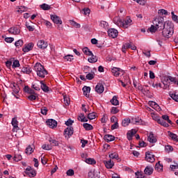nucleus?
<instances>
[{"label": "nucleus", "mask_w": 178, "mask_h": 178, "mask_svg": "<svg viewBox=\"0 0 178 178\" xmlns=\"http://www.w3.org/2000/svg\"><path fill=\"white\" fill-rule=\"evenodd\" d=\"M128 124H130V119L126 118L122 120V126H123V127H127Z\"/></svg>", "instance_id": "nucleus-42"}, {"label": "nucleus", "mask_w": 178, "mask_h": 178, "mask_svg": "<svg viewBox=\"0 0 178 178\" xmlns=\"http://www.w3.org/2000/svg\"><path fill=\"white\" fill-rule=\"evenodd\" d=\"M26 175H28L29 177H35L37 176V171L35 170L32 169L30 172H25Z\"/></svg>", "instance_id": "nucleus-26"}, {"label": "nucleus", "mask_w": 178, "mask_h": 178, "mask_svg": "<svg viewBox=\"0 0 178 178\" xmlns=\"http://www.w3.org/2000/svg\"><path fill=\"white\" fill-rule=\"evenodd\" d=\"M153 24L156 26L157 30L162 31L164 27L166 26V22L164 21L163 17H159L154 19Z\"/></svg>", "instance_id": "nucleus-4"}, {"label": "nucleus", "mask_w": 178, "mask_h": 178, "mask_svg": "<svg viewBox=\"0 0 178 178\" xmlns=\"http://www.w3.org/2000/svg\"><path fill=\"white\" fill-rule=\"evenodd\" d=\"M74 131L73 127H68L64 130V136L67 140H69L71 136H73Z\"/></svg>", "instance_id": "nucleus-5"}, {"label": "nucleus", "mask_w": 178, "mask_h": 178, "mask_svg": "<svg viewBox=\"0 0 178 178\" xmlns=\"http://www.w3.org/2000/svg\"><path fill=\"white\" fill-rule=\"evenodd\" d=\"M70 23L71 26H73L76 29H80L81 27L80 24L76 22H74L73 20L70 21Z\"/></svg>", "instance_id": "nucleus-41"}, {"label": "nucleus", "mask_w": 178, "mask_h": 178, "mask_svg": "<svg viewBox=\"0 0 178 178\" xmlns=\"http://www.w3.org/2000/svg\"><path fill=\"white\" fill-rule=\"evenodd\" d=\"M95 118H97V115L95 114V113H90L88 114V119H89L90 120H94Z\"/></svg>", "instance_id": "nucleus-48"}, {"label": "nucleus", "mask_w": 178, "mask_h": 178, "mask_svg": "<svg viewBox=\"0 0 178 178\" xmlns=\"http://www.w3.org/2000/svg\"><path fill=\"white\" fill-rule=\"evenodd\" d=\"M108 37H111V38H116L118 37V34H119V32H118V30L115 29H110L108 31Z\"/></svg>", "instance_id": "nucleus-10"}, {"label": "nucleus", "mask_w": 178, "mask_h": 178, "mask_svg": "<svg viewBox=\"0 0 178 178\" xmlns=\"http://www.w3.org/2000/svg\"><path fill=\"white\" fill-rule=\"evenodd\" d=\"M168 136L172 138V140H175V141H178V136L170 131H168Z\"/></svg>", "instance_id": "nucleus-38"}, {"label": "nucleus", "mask_w": 178, "mask_h": 178, "mask_svg": "<svg viewBox=\"0 0 178 178\" xmlns=\"http://www.w3.org/2000/svg\"><path fill=\"white\" fill-rule=\"evenodd\" d=\"M64 102L65 105H70V99L67 96H64Z\"/></svg>", "instance_id": "nucleus-59"}, {"label": "nucleus", "mask_w": 178, "mask_h": 178, "mask_svg": "<svg viewBox=\"0 0 178 178\" xmlns=\"http://www.w3.org/2000/svg\"><path fill=\"white\" fill-rule=\"evenodd\" d=\"M155 169L157 170V172H162L163 165H161V162L159 161L155 165Z\"/></svg>", "instance_id": "nucleus-36"}, {"label": "nucleus", "mask_w": 178, "mask_h": 178, "mask_svg": "<svg viewBox=\"0 0 178 178\" xmlns=\"http://www.w3.org/2000/svg\"><path fill=\"white\" fill-rule=\"evenodd\" d=\"M111 159H118L119 158V154L117 152L111 153L108 154Z\"/></svg>", "instance_id": "nucleus-39"}, {"label": "nucleus", "mask_w": 178, "mask_h": 178, "mask_svg": "<svg viewBox=\"0 0 178 178\" xmlns=\"http://www.w3.org/2000/svg\"><path fill=\"white\" fill-rule=\"evenodd\" d=\"M101 172L99 169H95L88 172L89 178H100L101 177Z\"/></svg>", "instance_id": "nucleus-6"}, {"label": "nucleus", "mask_w": 178, "mask_h": 178, "mask_svg": "<svg viewBox=\"0 0 178 178\" xmlns=\"http://www.w3.org/2000/svg\"><path fill=\"white\" fill-rule=\"evenodd\" d=\"M145 175H147V176H151L152 173H154V168L151 165H147L145 168Z\"/></svg>", "instance_id": "nucleus-18"}, {"label": "nucleus", "mask_w": 178, "mask_h": 178, "mask_svg": "<svg viewBox=\"0 0 178 178\" xmlns=\"http://www.w3.org/2000/svg\"><path fill=\"white\" fill-rule=\"evenodd\" d=\"M156 120L157 123H159V124H161V126H163V127H169V124H168L166 121H164L163 119H162L161 118L158 117L156 118Z\"/></svg>", "instance_id": "nucleus-20"}, {"label": "nucleus", "mask_w": 178, "mask_h": 178, "mask_svg": "<svg viewBox=\"0 0 178 178\" xmlns=\"http://www.w3.org/2000/svg\"><path fill=\"white\" fill-rule=\"evenodd\" d=\"M15 45L17 48H20L23 45V40H19L17 42H15Z\"/></svg>", "instance_id": "nucleus-55"}, {"label": "nucleus", "mask_w": 178, "mask_h": 178, "mask_svg": "<svg viewBox=\"0 0 178 178\" xmlns=\"http://www.w3.org/2000/svg\"><path fill=\"white\" fill-rule=\"evenodd\" d=\"M85 162L86 163H88V165H95V163H97V161H95V159L92 158L86 159Z\"/></svg>", "instance_id": "nucleus-35"}, {"label": "nucleus", "mask_w": 178, "mask_h": 178, "mask_svg": "<svg viewBox=\"0 0 178 178\" xmlns=\"http://www.w3.org/2000/svg\"><path fill=\"white\" fill-rule=\"evenodd\" d=\"M33 70L36 72L37 76L41 79H45V76L48 74V71L45 70V67L41 63H37L33 67Z\"/></svg>", "instance_id": "nucleus-3"}, {"label": "nucleus", "mask_w": 178, "mask_h": 178, "mask_svg": "<svg viewBox=\"0 0 178 178\" xmlns=\"http://www.w3.org/2000/svg\"><path fill=\"white\" fill-rule=\"evenodd\" d=\"M8 33L10 34H14V35H17L20 34V29L17 27H12L8 29Z\"/></svg>", "instance_id": "nucleus-15"}, {"label": "nucleus", "mask_w": 178, "mask_h": 178, "mask_svg": "<svg viewBox=\"0 0 178 178\" xmlns=\"http://www.w3.org/2000/svg\"><path fill=\"white\" fill-rule=\"evenodd\" d=\"M113 22L115 24L118 26V27H122V29H128L131 26L132 20L130 17H127L125 19L122 21V19H119V17H115L113 19Z\"/></svg>", "instance_id": "nucleus-2"}, {"label": "nucleus", "mask_w": 178, "mask_h": 178, "mask_svg": "<svg viewBox=\"0 0 178 178\" xmlns=\"http://www.w3.org/2000/svg\"><path fill=\"white\" fill-rule=\"evenodd\" d=\"M65 60H67V62H72L73 60V56L72 55H67L64 56Z\"/></svg>", "instance_id": "nucleus-56"}, {"label": "nucleus", "mask_w": 178, "mask_h": 178, "mask_svg": "<svg viewBox=\"0 0 178 178\" xmlns=\"http://www.w3.org/2000/svg\"><path fill=\"white\" fill-rule=\"evenodd\" d=\"M33 152L34 150L33 149V147H31V146H28L26 149V154H28V155L33 154Z\"/></svg>", "instance_id": "nucleus-51"}, {"label": "nucleus", "mask_w": 178, "mask_h": 178, "mask_svg": "<svg viewBox=\"0 0 178 178\" xmlns=\"http://www.w3.org/2000/svg\"><path fill=\"white\" fill-rule=\"evenodd\" d=\"M172 15V19L173 20V22H175V23H178V16L175 15V12H172L171 13Z\"/></svg>", "instance_id": "nucleus-53"}, {"label": "nucleus", "mask_w": 178, "mask_h": 178, "mask_svg": "<svg viewBox=\"0 0 178 178\" xmlns=\"http://www.w3.org/2000/svg\"><path fill=\"white\" fill-rule=\"evenodd\" d=\"M67 176H73L74 175V170L72 169H70L67 171Z\"/></svg>", "instance_id": "nucleus-62"}, {"label": "nucleus", "mask_w": 178, "mask_h": 178, "mask_svg": "<svg viewBox=\"0 0 178 178\" xmlns=\"http://www.w3.org/2000/svg\"><path fill=\"white\" fill-rule=\"evenodd\" d=\"M119 111L120 110L118 108V107H113L111 109V113L113 115H116V113H118Z\"/></svg>", "instance_id": "nucleus-58"}, {"label": "nucleus", "mask_w": 178, "mask_h": 178, "mask_svg": "<svg viewBox=\"0 0 178 178\" xmlns=\"http://www.w3.org/2000/svg\"><path fill=\"white\" fill-rule=\"evenodd\" d=\"M82 90L83 92V95H86L87 98L90 97V91H91V88L90 86H84L82 88Z\"/></svg>", "instance_id": "nucleus-21"}, {"label": "nucleus", "mask_w": 178, "mask_h": 178, "mask_svg": "<svg viewBox=\"0 0 178 178\" xmlns=\"http://www.w3.org/2000/svg\"><path fill=\"white\" fill-rule=\"evenodd\" d=\"M13 159L15 162H19V161H22V155L15 154V156L13 157Z\"/></svg>", "instance_id": "nucleus-54"}, {"label": "nucleus", "mask_w": 178, "mask_h": 178, "mask_svg": "<svg viewBox=\"0 0 178 178\" xmlns=\"http://www.w3.org/2000/svg\"><path fill=\"white\" fill-rule=\"evenodd\" d=\"M104 163L107 169H112L115 166V163L112 160L104 161Z\"/></svg>", "instance_id": "nucleus-19"}, {"label": "nucleus", "mask_w": 178, "mask_h": 178, "mask_svg": "<svg viewBox=\"0 0 178 178\" xmlns=\"http://www.w3.org/2000/svg\"><path fill=\"white\" fill-rule=\"evenodd\" d=\"M105 90V88H104V85L102 83H97V85L95 87V91L97 92V94H102Z\"/></svg>", "instance_id": "nucleus-14"}, {"label": "nucleus", "mask_w": 178, "mask_h": 178, "mask_svg": "<svg viewBox=\"0 0 178 178\" xmlns=\"http://www.w3.org/2000/svg\"><path fill=\"white\" fill-rule=\"evenodd\" d=\"M112 105H115V106L119 105V100H118L117 96H113L112 99L111 100Z\"/></svg>", "instance_id": "nucleus-37"}, {"label": "nucleus", "mask_w": 178, "mask_h": 178, "mask_svg": "<svg viewBox=\"0 0 178 178\" xmlns=\"http://www.w3.org/2000/svg\"><path fill=\"white\" fill-rule=\"evenodd\" d=\"M46 124L51 129H54V127H56V126H58V122H56V120H55L54 119L47 120L46 121Z\"/></svg>", "instance_id": "nucleus-11"}, {"label": "nucleus", "mask_w": 178, "mask_h": 178, "mask_svg": "<svg viewBox=\"0 0 178 178\" xmlns=\"http://www.w3.org/2000/svg\"><path fill=\"white\" fill-rule=\"evenodd\" d=\"M94 77H95V73H94V72L88 73L86 75L87 80H92V79H94Z\"/></svg>", "instance_id": "nucleus-47"}, {"label": "nucleus", "mask_w": 178, "mask_h": 178, "mask_svg": "<svg viewBox=\"0 0 178 178\" xmlns=\"http://www.w3.org/2000/svg\"><path fill=\"white\" fill-rule=\"evenodd\" d=\"M124 47L125 48H127V49H132V51H136L137 49V47L130 44V43H126L124 44Z\"/></svg>", "instance_id": "nucleus-34"}, {"label": "nucleus", "mask_w": 178, "mask_h": 178, "mask_svg": "<svg viewBox=\"0 0 178 178\" xmlns=\"http://www.w3.org/2000/svg\"><path fill=\"white\" fill-rule=\"evenodd\" d=\"M136 178H144V174L140 172H136L135 173Z\"/></svg>", "instance_id": "nucleus-63"}, {"label": "nucleus", "mask_w": 178, "mask_h": 178, "mask_svg": "<svg viewBox=\"0 0 178 178\" xmlns=\"http://www.w3.org/2000/svg\"><path fill=\"white\" fill-rule=\"evenodd\" d=\"M132 123H134V124H144V122H143V120L139 118L132 119Z\"/></svg>", "instance_id": "nucleus-32"}, {"label": "nucleus", "mask_w": 178, "mask_h": 178, "mask_svg": "<svg viewBox=\"0 0 178 178\" xmlns=\"http://www.w3.org/2000/svg\"><path fill=\"white\" fill-rule=\"evenodd\" d=\"M135 134H136V131L133 129L131 131H128V133L127 134V137L129 141L133 140V136H134Z\"/></svg>", "instance_id": "nucleus-27"}, {"label": "nucleus", "mask_w": 178, "mask_h": 178, "mask_svg": "<svg viewBox=\"0 0 178 178\" xmlns=\"http://www.w3.org/2000/svg\"><path fill=\"white\" fill-rule=\"evenodd\" d=\"M147 33L148 31H150V33H155V31H156V30H158V28H156V26H154V25H152L151 27H149L148 29H147Z\"/></svg>", "instance_id": "nucleus-49"}, {"label": "nucleus", "mask_w": 178, "mask_h": 178, "mask_svg": "<svg viewBox=\"0 0 178 178\" xmlns=\"http://www.w3.org/2000/svg\"><path fill=\"white\" fill-rule=\"evenodd\" d=\"M149 104L152 108H154V109H156V111H161V106L156 104L155 102H149Z\"/></svg>", "instance_id": "nucleus-25"}, {"label": "nucleus", "mask_w": 178, "mask_h": 178, "mask_svg": "<svg viewBox=\"0 0 178 178\" xmlns=\"http://www.w3.org/2000/svg\"><path fill=\"white\" fill-rule=\"evenodd\" d=\"M165 151H167V152H172L173 147L171 145H167L165 146Z\"/></svg>", "instance_id": "nucleus-64"}, {"label": "nucleus", "mask_w": 178, "mask_h": 178, "mask_svg": "<svg viewBox=\"0 0 178 178\" xmlns=\"http://www.w3.org/2000/svg\"><path fill=\"white\" fill-rule=\"evenodd\" d=\"M83 127L85 129V130H86V131H90V130H93L94 129V127H92V125H91L88 123H84L83 124Z\"/></svg>", "instance_id": "nucleus-29"}, {"label": "nucleus", "mask_w": 178, "mask_h": 178, "mask_svg": "<svg viewBox=\"0 0 178 178\" xmlns=\"http://www.w3.org/2000/svg\"><path fill=\"white\" fill-rule=\"evenodd\" d=\"M51 19L52 22L55 23V24H62V19L60 17L56 15H51Z\"/></svg>", "instance_id": "nucleus-12"}, {"label": "nucleus", "mask_w": 178, "mask_h": 178, "mask_svg": "<svg viewBox=\"0 0 178 178\" xmlns=\"http://www.w3.org/2000/svg\"><path fill=\"white\" fill-rule=\"evenodd\" d=\"M37 45L40 49H45L48 48V42H45L44 40H40L38 42Z\"/></svg>", "instance_id": "nucleus-8"}, {"label": "nucleus", "mask_w": 178, "mask_h": 178, "mask_svg": "<svg viewBox=\"0 0 178 178\" xmlns=\"http://www.w3.org/2000/svg\"><path fill=\"white\" fill-rule=\"evenodd\" d=\"M42 148L46 151H50L52 149V145H42Z\"/></svg>", "instance_id": "nucleus-45"}, {"label": "nucleus", "mask_w": 178, "mask_h": 178, "mask_svg": "<svg viewBox=\"0 0 178 178\" xmlns=\"http://www.w3.org/2000/svg\"><path fill=\"white\" fill-rule=\"evenodd\" d=\"M170 97L176 102H178V95L176 93L170 92Z\"/></svg>", "instance_id": "nucleus-44"}, {"label": "nucleus", "mask_w": 178, "mask_h": 178, "mask_svg": "<svg viewBox=\"0 0 178 178\" xmlns=\"http://www.w3.org/2000/svg\"><path fill=\"white\" fill-rule=\"evenodd\" d=\"M22 73H25L26 74H30V73H31V72H33V70H31V67H24L22 69Z\"/></svg>", "instance_id": "nucleus-28"}, {"label": "nucleus", "mask_w": 178, "mask_h": 178, "mask_svg": "<svg viewBox=\"0 0 178 178\" xmlns=\"http://www.w3.org/2000/svg\"><path fill=\"white\" fill-rule=\"evenodd\" d=\"M34 48V43L30 42L28 44H26L22 49L23 52H30Z\"/></svg>", "instance_id": "nucleus-13"}, {"label": "nucleus", "mask_w": 178, "mask_h": 178, "mask_svg": "<svg viewBox=\"0 0 178 178\" xmlns=\"http://www.w3.org/2000/svg\"><path fill=\"white\" fill-rule=\"evenodd\" d=\"M13 69H16V67H20V63L18 60H14L12 65Z\"/></svg>", "instance_id": "nucleus-40"}, {"label": "nucleus", "mask_w": 178, "mask_h": 178, "mask_svg": "<svg viewBox=\"0 0 178 178\" xmlns=\"http://www.w3.org/2000/svg\"><path fill=\"white\" fill-rule=\"evenodd\" d=\"M40 88L44 91V92H48L49 91V87L44 83V81H40Z\"/></svg>", "instance_id": "nucleus-22"}, {"label": "nucleus", "mask_w": 178, "mask_h": 178, "mask_svg": "<svg viewBox=\"0 0 178 178\" xmlns=\"http://www.w3.org/2000/svg\"><path fill=\"white\" fill-rule=\"evenodd\" d=\"M31 88L36 91H40V90H41V87H40V85H38V83H32Z\"/></svg>", "instance_id": "nucleus-50"}, {"label": "nucleus", "mask_w": 178, "mask_h": 178, "mask_svg": "<svg viewBox=\"0 0 178 178\" xmlns=\"http://www.w3.org/2000/svg\"><path fill=\"white\" fill-rule=\"evenodd\" d=\"M171 81V83H174V84H177L178 86V80L176 79V77L168 76L165 78L166 81Z\"/></svg>", "instance_id": "nucleus-24"}, {"label": "nucleus", "mask_w": 178, "mask_h": 178, "mask_svg": "<svg viewBox=\"0 0 178 178\" xmlns=\"http://www.w3.org/2000/svg\"><path fill=\"white\" fill-rule=\"evenodd\" d=\"M111 72L115 77H119V76H123L124 74L123 70L119 67H113Z\"/></svg>", "instance_id": "nucleus-7"}, {"label": "nucleus", "mask_w": 178, "mask_h": 178, "mask_svg": "<svg viewBox=\"0 0 178 178\" xmlns=\"http://www.w3.org/2000/svg\"><path fill=\"white\" fill-rule=\"evenodd\" d=\"M40 8L43 10H49V9H51V6H49L47 3H43L40 6Z\"/></svg>", "instance_id": "nucleus-43"}, {"label": "nucleus", "mask_w": 178, "mask_h": 178, "mask_svg": "<svg viewBox=\"0 0 178 178\" xmlns=\"http://www.w3.org/2000/svg\"><path fill=\"white\" fill-rule=\"evenodd\" d=\"M147 140L149 143H151L152 144H155L158 141L155 136H154V134L152 132H150L148 137Z\"/></svg>", "instance_id": "nucleus-16"}, {"label": "nucleus", "mask_w": 178, "mask_h": 178, "mask_svg": "<svg viewBox=\"0 0 178 178\" xmlns=\"http://www.w3.org/2000/svg\"><path fill=\"white\" fill-rule=\"evenodd\" d=\"M11 124L13 126V131H15V130H19V122L17 121V118H14L12 119Z\"/></svg>", "instance_id": "nucleus-17"}, {"label": "nucleus", "mask_w": 178, "mask_h": 178, "mask_svg": "<svg viewBox=\"0 0 178 178\" xmlns=\"http://www.w3.org/2000/svg\"><path fill=\"white\" fill-rule=\"evenodd\" d=\"M100 27H102L103 29H108V26H109L108 22H105V21H102L99 24Z\"/></svg>", "instance_id": "nucleus-46"}, {"label": "nucleus", "mask_w": 178, "mask_h": 178, "mask_svg": "<svg viewBox=\"0 0 178 178\" xmlns=\"http://www.w3.org/2000/svg\"><path fill=\"white\" fill-rule=\"evenodd\" d=\"M49 143H51V144H53L54 147H58V145H59V142H58V140L55 139L50 138Z\"/></svg>", "instance_id": "nucleus-52"}, {"label": "nucleus", "mask_w": 178, "mask_h": 178, "mask_svg": "<svg viewBox=\"0 0 178 178\" xmlns=\"http://www.w3.org/2000/svg\"><path fill=\"white\" fill-rule=\"evenodd\" d=\"M135 2H137L139 5L144 6L147 3V0H134Z\"/></svg>", "instance_id": "nucleus-60"}, {"label": "nucleus", "mask_w": 178, "mask_h": 178, "mask_svg": "<svg viewBox=\"0 0 178 178\" xmlns=\"http://www.w3.org/2000/svg\"><path fill=\"white\" fill-rule=\"evenodd\" d=\"M37 94L30 95L28 96V99H29V101H35V99H37Z\"/></svg>", "instance_id": "nucleus-57"}, {"label": "nucleus", "mask_w": 178, "mask_h": 178, "mask_svg": "<svg viewBox=\"0 0 178 178\" xmlns=\"http://www.w3.org/2000/svg\"><path fill=\"white\" fill-rule=\"evenodd\" d=\"M104 138L106 143H111V141H115V136L109 134H106L104 136Z\"/></svg>", "instance_id": "nucleus-23"}, {"label": "nucleus", "mask_w": 178, "mask_h": 178, "mask_svg": "<svg viewBox=\"0 0 178 178\" xmlns=\"http://www.w3.org/2000/svg\"><path fill=\"white\" fill-rule=\"evenodd\" d=\"M175 33V24L172 21H165V26L162 30V35L165 38H170Z\"/></svg>", "instance_id": "nucleus-1"}, {"label": "nucleus", "mask_w": 178, "mask_h": 178, "mask_svg": "<svg viewBox=\"0 0 178 178\" xmlns=\"http://www.w3.org/2000/svg\"><path fill=\"white\" fill-rule=\"evenodd\" d=\"M159 14L168 15V10L165 9H160L159 10Z\"/></svg>", "instance_id": "nucleus-61"}, {"label": "nucleus", "mask_w": 178, "mask_h": 178, "mask_svg": "<svg viewBox=\"0 0 178 178\" xmlns=\"http://www.w3.org/2000/svg\"><path fill=\"white\" fill-rule=\"evenodd\" d=\"M90 56L91 57L88 59L90 63H95V62H98V58L97 56H94V54L90 55Z\"/></svg>", "instance_id": "nucleus-30"}, {"label": "nucleus", "mask_w": 178, "mask_h": 178, "mask_svg": "<svg viewBox=\"0 0 178 178\" xmlns=\"http://www.w3.org/2000/svg\"><path fill=\"white\" fill-rule=\"evenodd\" d=\"M78 120L79 122H88V119L86 118V116H84V113H81L79 116H78Z\"/></svg>", "instance_id": "nucleus-31"}, {"label": "nucleus", "mask_w": 178, "mask_h": 178, "mask_svg": "<svg viewBox=\"0 0 178 178\" xmlns=\"http://www.w3.org/2000/svg\"><path fill=\"white\" fill-rule=\"evenodd\" d=\"M82 51L85 55H88V56H91V55H92V51H91L88 47H84Z\"/></svg>", "instance_id": "nucleus-33"}, {"label": "nucleus", "mask_w": 178, "mask_h": 178, "mask_svg": "<svg viewBox=\"0 0 178 178\" xmlns=\"http://www.w3.org/2000/svg\"><path fill=\"white\" fill-rule=\"evenodd\" d=\"M145 159L147 162H155V156H154L151 152H147L145 153Z\"/></svg>", "instance_id": "nucleus-9"}]
</instances>
